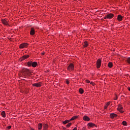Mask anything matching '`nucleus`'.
<instances>
[{"instance_id":"12","label":"nucleus","mask_w":130,"mask_h":130,"mask_svg":"<svg viewBox=\"0 0 130 130\" xmlns=\"http://www.w3.org/2000/svg\"><path fill=\"white\" fill-rule=\"evenodd\" d=\"M122 16L118 15L117 17V20L118 22H121V21H122Z\"/></svg>"},{"instance_id":"37","label":"nucleus","mask_w":130,"mask_h":130,"mask_svg":"<svg viewBox=\"0 0 130 130\" xmlns=\"http://www.w3.org/2000/svg\"><path fill=\"white\" fill-rule=\"evenodd\" d=\"M0 55H1V52H0Z\"/></svg>"},{"instance_id":"13","label":"nucleus","mask_w":130,"mask_h":130,"mask_svg":"<svg viewBox=\"0 0 130 130\" xmlns=\"http://www.w3.org/2000/svg\"><path fill=\"white\" fill-rule=\"evenodd\" d=\"M31 67H32V68H36V67H37V62L35 61V62H32L31 63Z\"/></svg>"},{"instance_id":"27","label":"nucleus","mask_w":130,"mask_h":130,"mask_svg":"<svg viewBox=\"0 0 130 130\" xmlns=\"http://www.w3.org/2000/svg\"><path fill=\"white\" fill-rule=\"evenodd\" d=\"M127 62L130 64V57L127 58Z\"/></svg>"},{"instance_id":"7","label":"nucleus","mask_w":130,"mask_h":130,"mask_svg":"<svg viewBox=\"0 0 130 130\" xmlns=\"http://www.w3.org/2000/svg\"><path fill=\"white\" fill-rule=\"evenodd\" d=\"M2 22L4 25H9V21L6 19H2Z\"/></svg>"},{"instance_id":"25","label":"nucleus","mask_w":130,"mask_h":130,"mask_svg":"<svg viewBox=\"0 0 130 130\" xmlns=\"http://www.w3.org/2000/svg\"><path fill=\"white\" fill-rule=\"evenodd\" d=\"M122 124H123V125H126L127 124V123H126V121H123L122 122Z\"/></svg>"},{"instance_id":"34","label":"nucleus","mask_w":130,"mask_h":130,"mask_svg":"<svg viewBox=\"0 0 130 130\" xmlns=\"http://www.w3.org/2000/svg\"><path fill=\"white\" fill-rule=\"evenodd\" d=\"M78 128H77V127H75L74 129H73V130H77Z\"/></svg>"},{"instance_id":"26","label":"nucleus","mask_w":130,"mask_h":130,"mask_svg":"<svg viewBox=\"0 0 130 130\" xmlns=\"http://www.w3.org/2000/svg\"><path fill=\"white\" fill-rule=\"evenodd\" d=\"M71 125H72V123H69L66 126L67 127L69 128L70 126H71Z\"/></svg>"},{"instance_id":"15","label":"nucleus","mask_w":130,"mask_h":130,"mask_svg":"<svg viewBox=\"0 0 130 130\" xmlns=\"http://www.w3.org/2000/svg\"><path fill=\"white\" fill-rule=\"evenodd\" d=\"M110 116L111 118H114V117H116V116H117V115L114 113H112V114H110Z\"/></svg>"},{"instance_id":"10","label":"nucleus","mask_w":130,"mask_h":130,"mask_svg":"<svg viewBox=\"0 0 130 130\" xmlns=\"http://www.w3.org/2000/svg\"><path fill=\"white\" fill-rule=\"evenodd\" d=\"M83 120H84L85 121H90V118L89 117H88V116H84L83 117Z\"/></svg>"},{"instance_id":"3","label":"nucleus","mask_w":130,"mask_h":130,"mask_svg":"<svg viewBox=\"0 0 130 130\" xmlns=\"http://www.w3.org/2000/svg\"><path fill=\"white\" fill-rule=\"evenodd\" d=\"M28 47V43H24L20 45L19 48L23 49Z\"/></svg>"},{"instance_id":"20","label":"nucleus","mask_w":130,"mask_h":130,"mask_svg":"<svg viewBox=\"0 0 130 130\" xmlns=\"http://www.w3.org/2000/svg\"><path fill=\"white\" fill-rule=\"evenodd\" d=\"M1 115L2 117H6V112H5V111H2Z\"/></svg>"},{"instance_id":"31","label":"nucleus","mask_w":130,"mask_h":130,"mask_svg":"<svg viewBox=\"0 0 130 130\" xmlns=\"http://www.w3.org/2000/svg\"><path fill=\"white\" fill-rule=\"evenodd\" d=\"M7 128H8V129H11V128H12V126H7Z\"/></svg>"},{"instance_id":"29","label":"nucleus","mask_w":130,"mask_h":130,"mask_svg":"<svg viewBox=\"0 0 130 130\" xmlns=\"http://www.w3.org/2000/svg\"><path fill=\"white\" fill-rule=\"evenodd\" d=\"M85 82L87 83V84H90V80H86Z\"/></svg>"},{"instance_id":"33","label":"nucleus","mask_w":130,"mask_h":130,"mask_svg":"<svg viewBox=\"0 0 130 130\" xmlns=\"http://www.w3.org/2000/svg\"><path fill=\"white\" fill-rule=\"evenodd\" d=\"M107 107H108L106 105L104 107V109H107Z\"/></svg>"},{"instance_id":"30","label":"nucleus","mask_w":130,"mask_h":130,"mask_svg":"<svg viewBox=\"0 0 130 130\" xmlns=\"http://www.w3.org/2000/svg\"><path fill=\"white\" fill-rule=\"evenodd\" d=\"M66 83L67 84V85H69V84H70V81H69V80H66Z\"/></svg>"},{"instance_id":"19","label":"nucleus","mask_w":130,"mask_h":130,"mask_svg":"<svg viewBox=\"0 0 130 130\" xmlns=\"http://www.w3.org/2000/svg\"><path fill=\"white\" fill-rule=\"evenodd\" d=\"M88 45H89V44L88 43V42L87 41H84V42L83 43V46L84 47H87L88 46Z\"/></svg>"},{"instance_id":"21","label":"nucleus","mask_w":130,"mask_h":130,"mask_svg":"<svg viewBox=\"0 0 130 130\" xmlns=\"http://www.w3.org/2000/svg\"><path fill=\"white\" fill-rule=\"evenodd\" d=\"M113 66V64H112V62H110L108 63V67L109 68H112Z\"/></svg>"},{"instance_id":"11","label":"nucleus","mask_w":130,"mask_h":130,"mask_svg":"<svg viewBox=\"0 0 130 130\" xmlns=\"http://www.w3.org/2000/svg\"><path fill=\"white\" fill-rule=\"evenodd\" d=\"M30 35H35V29L34 28L32 27L30 29Z\"/></svg>"},{"instance_id":"32","label":"nucleus","mask_w":130,"mask_h":130,"mask_svg":"<svg viewBox=\"0 0 130 130\" xmlns=\"http://www.w3.org/2000/svg\"><path fill=\"white\" fill-rule=\"evenodd\" d=\"M90 84H91V85H92V86H94V85L95 84V83H94V82H90Z\"/></svg>"},{"instance_id":"4","label":"nucleus","mask_w":130,"mask_h":130,"mask_svg":"<svg viewBox=\"0 0 130 130\" xmlns=\"http://www.w3.org/2000/svg\"><path fill=\"white\" fill-rule=\"evenodd\" d=\"M100 67H101V59H98L96 61V68L97 69H100Z\"/></svg>"},{"instance_id":"9","label":"nucleus","mask_w":130,"mask_h":130,"mask_svg":"<svg viewBox=\"0 0 130 130\" xmlns=\"http://www.w3.org/2000/svg\"><path fill=\"white\" fill-rule=\"evenodd\" d=\"M29 58V55H24L23 56H22L21 58H20V60H21V61H23V60H25V59H26V58Z\"/></svg>"},{"instance_id":"17","label":"nucleus","mask_w":130,"mask_h":130,"mask_svg":"<svg viewBox=\"0 0 130 130\" xmlns=\"http://www.w3.org/2000/svg\"><path fill=\"white\" fill-rule=\"evenodd\" d=\"M43 126V125H42V123H39L38 125V129L39 130L42 129Z\"/></svg>"},{"instance_id":"2","label":"nucleus","mask_w":130,"mask_h":130,"mask_svg":"<svg viewBox=\"0 0 130 130\" xmlns=\"http://www.w3.org/2000/svg\"><path fill=\"white\" fill-rule=\"evenodd\" d=\"M113 17H114V14L112 13H110L106 15L104 17V19L105 20H106V19H112Z\"/></svg>"},{"instance_id":"24","label":"nucleus","mask_w":130,"mask_h":130,"mask_svg":"<svg viewBox=\"0 0 130 130\" xmlns=\"http://www.w3.org/2000/svg\"><path fill=\"white\" fill-rule=\"evenodd\" d=\"M79 91L80 94H83L84 93V90L82 88H79Z\"/></svg>"},{"instance_id":"14","label":"nucleus","mask_w":130,"mask_h":130,"mask_svg":"<svg viewBox=\"0 0 130 130\" xmlns=\"http://www.w3.org/2000/svg\"><path fill=\"white\" fill-rule=\"evenodd\" d=\"M88 126H90V127H93V126H96V124L93 123H88Z\"/></svg>"},{"instance_id":"16","label":"nucleus","mask_w":130,"mask_h":130,"mask_svg":"<svg viewBox=\"0 0 130 130\" xmlns=\"http://www.w3.org/2000/svg\"><path fill=\"white\" fill-rule=\"evenodd\" d=\"M77 118H79V116H74L72 118H71L70 120L72 121V120H75V119H77Z\"/></svg>"},{"instance_id":"1","label":"nucleus","mask_w":130,"mask_h":130,"mask_svg":"<svg viewBox=\"0 0 130 130\" xmlns=\"http://www.w3.org/2000/svg\"><path fill=\"white\" fill-rule=\"evenodd\" d=\"M67 70L68 71H69V72H74V71H75V66L73 64V63H70L68 68H67Z\"/></svg>"},{"instance_id":"22","label":"nucleus","mask_w":130,"mask_h":130,"mask_svg":"<svg viewBox=\"0 0 130 130\" xmlns=\"http://www.w3.org/2000/svg\"><path fill=\"white\" fill-rule=\"evenodd\" d=\"M70 121H71L70 120H67L63 121V124H67V123H69V122H70Z\"/></svg>"},{"instance_id":"18","label":"nucleus","mask_w":130,"mask_h":130,"mask_svg":"<svg viewBox=\"0 0 130 130\" xmlns=\"http://www.w3.org/2000/svg\"><path fill=\"white\" fill-rule=\"evenodd\" d=\"M48 128V124H45L43 125V129L44 130H47Z\"/></svg>"},{"instance_id":"36","label":"nucleus","mask_w":130,"mask_h":130,"mask_svg":"<svg viewBox=\"0 0 130 130\" xmlns=\"http://www.w3.org/2000/svg\"><path fill=\"white\" fill-rule=\"evenodd\" d=\"M31 130H35L34 128H31Z\"/></svg>"},{"instance_id":"35","label":"nucleus","mask_w":130,"mask_h":130,"mask_svg":"<svg viewBox=\"0 0 130 130\" xmlns=\"http://www.w3.org/2000/svg\"><path fill=\"white\" fill-rule=\"evenodd\" d=\"M45 53H44V52L42 53V55H44Z\"/></svg>"},{"instance_id":"5","label":"nucleus","mask_w":130,"mask_h":130,"mask_svg":"<svg viewBox=\"0 0 130 130\" xmlns=\"http://www.w3.org/2000/svg\"><path fill=\"white\" fill-rule=\"evenodd\" d=\"M23 72L25 74V75H29L30 74V70H29V69H24L23 70Z\"/></svg>"},{"instance_id":"8","label":"nucleus","mask_w":130,"mask_h":130,"mask_svg":"<svg viewBox=\"0 0 130 130\" xmlns=\"http://www.w3.org/2000/svg\"><path fill=\"white\" fill-rule=\"evenodd\" d=\"M117 109L118 111H119V112H121V113H122L123 112V111L122 110V109H123V108L121 105H119L118 106Z\"/></svg>"},{"instance_id":"23","label":"nucleus","mask_w":130,"mask_h":130,"mask_svg":"<svg viewBox=\"0 0 130 130\" xmlns=\"http://www.w3.org/2000/svg\"><path fill=\"white\" fill-rule=\"evenodd\" d=\"M27 65L28 67H32V61H28V62H27Z\"/></svg>"},{"instance_id":"6","label":"nucleus","mask_w":130,"mask_h":130,"mask_svg":"<svg viewBox=\"0 0 130 130\" xmlns=\"http://www.w3.org/2000/svg\"><path fill=\"white\" fill-rule=\"evenodd\" d=\"M32 86H33V87H41L42 86V83L41 82L34 83L32 84Z\"/></svg>"},{"instance_id":"28","label":"nucleus","mask_w":130,"mask_h":130,"mask_svg":"<svg viewBox=\"0 0 130 130\" xmlns=\"http://www.w3.org/2000/svg\"><path fill=\"white\" fill-rule=\"evenodd\" d=\"M106 105L107 106H109V105H110V102H107L106 104Z\"/></svg>"}]
</instances>
